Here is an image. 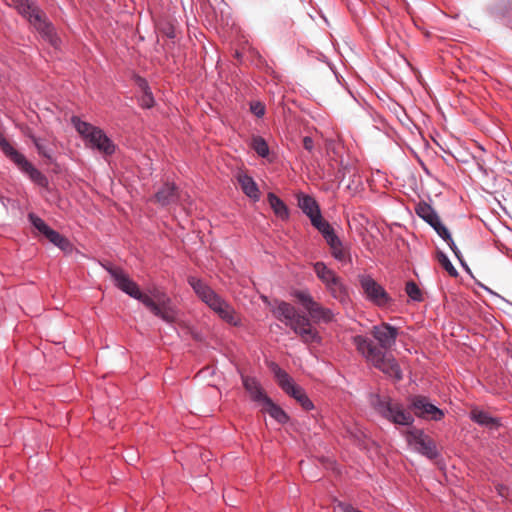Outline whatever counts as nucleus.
Returning a JSON list of instances; mask_svg holds the SVG:
<instances>
[{"label": "nucleus", "mask_w": 512, "mask_h": 512, "mask_svg": "<svg viewBox=\"0 0 512 512\" xmlns=\"http://www.w3.org/2000/svg\"><path fill=\"white\" fill-rule=\"evenodd\" d=\"M197 296L211 308L222 320L230 325H240V316L234 308L212 290L205 282L195 277L188 279Z\"/></svg>", "instance_id": "obj_4"}, {"label": "nucleus", "mask_w": 512, "mask_h": 512, "mask_svg": "<svg viewBox=\"0 0 512 512\" xmlns=\"http://www.w3.org/2000/svg\"><path fill=\"white\" fill-rule=\"evenodd\" d=\"M272 371L283 391L293 397L305 410L313 408V403L310 401L305 391L300 386L296 385L293 379L284 370L277 364H273Z\"/></svg>", "instance_id": "obj_8"}, {"label": "nucleus", "mask_w": 512, "mask_h": 512, "mask_svg": "<svg viewBox=\"0 0 512 512\" xmlns=\"http://www.w3.org/2000/svg\"><path fill=\"white\" fill-rule=\"evenodd\" d=\"M314 272L316 273L317 277L322 281V283L325 285V287L335 280L336 273L328 268L325 263L323 262H316L313 265Z\"/></svg>", "instance_id": "obj_23"}, {"label": "nucleus", "mask_w": 512, "mask_h": 512, "mask_svg": "<svg viewBox=\"0 0 512 512\" xmlns=\"http://www.w3.org/2000/svg\"><path fill=\"white\" fill-rule=\"evenodd\" d=\"M268 203L271 206V208L273 209L276 216H278L282 220H285L288 218V215H289L288 209H287L286 205L284 204V202L279 197H277L273 193H269L268 194Z\"/></svg>", "instance_id": "obj_27"}, {"label": "nucleus", "mask_w": 512, "mask_h": 512, "mask_svg": "<svg viewBox=\"0 0 512 512\" xmlns=\"http://www.w3.org/2000/svg\"><path fill=\"white\" fill-rule=\"evenodd\" d=\"M506 490H507V489H506L505 487H501V488L499 489V494H500L501 496H504V495H505V491H506Z\"/></svg>", "instance_id": "obj_37"}, {"label": "nucleus", "mask_w": 512, "mask_h": 512, "mask_svg": "<svg viewBox=\"0 0 512 512\" xmlns=\"http://www.w3.org/2000/svg\"><path fill=\"white\" fill-rule=\"evenodd\" d=\"M274 316L286 326L290 327L304 343L319 342L321 337L311 320L296 308L285 301H275L272 309Z\"/></svg>", "instance_id": "obj_3"}, {"label": "nucleus", "mask_w": 512, "mask_h": 512, "mask_svg": "<svg viewBox=\"0 0 512 512\" xmlns=\"http://www.w3.org/2000/svg\"><path fill=\"white\" fill-rule=\"evenodd\" d=\"M168 37L170 38H173L174 37V31L171 30L170 32L167 33Z\"/></svg>", "instance_id": "obj_38"}, {"label": "nucleus", "mask_w": 512, "mask_h": 512, "mask_svg": "<svg viewBox=\"0 0 512 512\" xmlns=\"http://www.w3.org/2000/svg\"><path fill=\"white\" fill-rule=\"evenodd\" d=\"M409 403V408L416 417L433 421H440L444 417V412L425 396H413Z\"/></svg>", "instance_id": "obj_11"}, {"label": "nucleus", "mask_w": 512, "mask_h": 512, "mask_svg": "<svg viewBox=\"0 0 512 512\" xmlns=\"http://www.w3.org/2000/svg\"><path fill=\"white\" fill-rule=\"evenodd\" d=\"M371 404L377 413L394 424L410 426L414 422L413 415L390 397L373 395Z\"/></svg>", "instance_id": "obj_6"}, {"label": "nucleus", "mask_w": 512, "mask_h": 512, "mask_svg": "<svg viewBox=\"0 0 512 512\" xmlns=\"http://www.w3.org/2000/svg\"><path fill=\"white\" fill-rule=\"evenodd\" d=\"M264 410L279 423H286L288 416L282 408L276 405L271 398L266 399L264 402Z\"/></svg>", "instance_id": "obj_24"}, {"label": "nucleus", "mask_w": 512, "mask_h": 512, "mask_svg": "<svg viewBox=\"0 0 512 512\" xmlns=\"http://www.w3.org/2000/svg\"><path fill=\"white\" fill-rule=\"evenodd\" d=\"M251 146L261 157H266L269 154L268 145L262 137H254Z\"/></svg>", "instance_id": "obj_30"}, {"label": "nucleus", "mask_w": 512, "mask_h": 512, "mask_svg": "<svg viewBox=\"0 0 512 512\" xmlns=\"http://www.w3.org/2000/svg\"><path fill=\"white\" fill-rule=\"evenodd\" d=\"M311 223L323 235L326 242L330 240V237L337 236L331 225L322 218L321 213L314 215L311 219Z\"/></svg>", "instance_id": "obj_22"}, {"label": "nucleus", "mask_w": 512, "mask_h": 512, "mask_svg": "<svg viewBox=\"0 0 512 512\" xmlns=\"http://www.w3.org/2000/svg\"><path fill=\"white\" fill-rule=\"evenodd\" d=\"M303 146L306 150L308 151H312L313 149V146H314V142H313V139L311 137H304L303 138Z\"/></svg>", "instance_id": "obj_36"}, {"label": "nucleus", "mask_w": 512, "mask_h": 512, "mask_svg": "<svg viewBox=\"0 0 512 512\" xmlns=\"http://www.w3.org/2000/svg\"><path fill=\"white\" fill-rule=\"evenodd\" d=\"M371 335L378 341L379 345L374 344L366 336L355 335L352 337V343L356 350L372 366L396 380H401L402 373L398 363L391 354L386 352L395 345L398 336L397 328L388 323H382L371 328Z\"/></svg>", "instance_id": "obj_1"}, {"label": "nucleus", "mask_w": 512, "mask_h": 512, "mask_svg": "<svg viewBox=\"0 0 512 512\" xmlns=\"http://www.w3.org/2000/svg\"><path fill=\"white\" fill-rule=\"evenodd\" d=\"M242 382L245 390L249 393L253 401L264 404L269 397L265 394L260 383L254 377L243 376Z\"/></svg>", "instance_id": "obj_16"}, {"label": "nucleus", "mask_w": 512, "mask_h": 512, "mask_svg": "<svg viewBox=\"0 0 512 512\" xmlns=\"http://www.w3.org/2000/svg\"><path fill=\"white\" fill-rule=\"evenodd\" d=\"M23 172H25L29 178L41 187L48 185L47 177L36 169L21 153H14L13 161Z\"/></svg>", "instance_id": "obj_14"}, {"label": "nucleus", "mask_w": 512, "mask_h": 512, "mask_svg": "<svg viewBox=\"0 0 512 512\" xmlns=\"http://www.w3.org/2000/svg\"><path fill=\"white\" fill-rule=\"evenodd\" d=\"M106 270L114 280L115 286L142 302L155 316L160 317L167 323H172L176 319V311L171 304L170 298L163 292L153 290L151 295L140 291L136 282H134L127 273L121 268L108 266Z\"/></svg>", "instance_id": "obj_2"}, {"label": "nucleus", "mask_w": 512, "mask_h": 512, "mask_svg": "<svg viewBox=\"0 0 512 512\" xmlns=\"http://www.w3.org/2000/svg\"><path fill=\"white\" fill-rule=\"evenodd\" d=\"M0 147L2 151L12 160L14 161V153H19L15 150L10 143L4 138V136L0 133Z\"/></svg>", "instance_id": "obj_32"}, {"label": "nucleus", "mask_w": 512, "mask_h": 512, "mask_svg": "<svg viewBox=\"0 0 512 512\" xmlns=\"http://www.w3.org/2000/svg\"><path fill=\"white\" fill-rule=\"evenodd\" d=\"M405 291L407 295L414 301L422 300V292L418 285L414 281H408L406 283Z\"/></svg>", "instance_id": "obj_31"}, {"label": "nucleus", "mask_w": 512, "mask_h": 512, "mask_svg": "<svg viewBox=\"0 0 512 512\" xmlns=\"http://www.w3.org/2000/svg\"><path fill=\"white\" fill-rule=\"evenodd\" d=\"M135 83H136L137 87L139 88V90L141 91V93H146L147 91L150 90V87H149L147 81L142 77H136Z\"/></svg>", "instance_id": "obj_35"}, {"label": "nucleus", "mask_w": 512, "mask_h": 512, "mask_svg": "<svg viewBox=\"0 0 512 512\" xmlns=\"http://www.w3.org/2000/svg\"><path fill=\"white\" fill-rule=\"evenodd\" d=\"M28 217L34 228L37 229L39 233L43 234L51 243L63 251L70 249L71 244L68 239L50 228L40 217L33 213H30Z\"/></svg>", "instance_id": "obj_13"}, {"label": "nucleus", "mask_w": 512, "mask_h": 512, "mask_svg": "<svg viewBox=\"0 0 512 512\" xmlns=\"http://www.w3.org/2000/svg\"><path fill=\"white\" fill-rule=\"evenodd\" d=\"M471 419L479 425L486 426L489 428H496L499 426V421L496 418L491 417L488 413L480 410H473L471 412Z\"/></svg>", "instance_id": "obj_26"}, {"label": "nucleus", "mask_w": 512, "mask_h": 512, "mask_svg": "<svg viewBox=\"0 0 512 512\" xmlns=\"http://www.w3.org/2000/svg\"><path fill=\"white\" fill-rule=\"evenodd\" d=\"M250 110L255 116L262 117L265 113V106L261 102H254L251 104Z\"/></svg>", "instance_id": "obj_34"}, {"label": "nucleus", "mask_w": 512, "mask_h": 512, "mask_svg": "<svg viewBox=\"0 0 512 512\" xmlns=\"http://www.w3.org/2000/svg\"><path fill=\"white\" fill-rule=\"evenodd\" d=\"M437 234L449 245L450 249L454 252L456 257L461 261L460 251L458 250L454 240L451 237L449 230L442 224L441 220L433 226Z\"/></svg>", "instance_id": "obj_25"}, {"label": "nucleus", "mask_w": 512, "mask_h": 512, "mask_svg": "<svg viewBox=\"0 0 512 512\" xmlns=\"http://www.w3.org/2000/svg\"><path fill=\"white\" fill-rule=\"evenodd\" d=\"M415 211L420 218H422L432 227L440 221V218L435 210L426 202H420L416 206Z\"/></svg>", "instance_id": "obj_20"}, {"label": "nucleus", "mask_w": 512, "mask_h": 512, "mask_svg": "<svg viewBox=\"0 0 512 512\" xmlns=\"http://www.w3.org/2000/svg\"><path fill=\"white\" fill-rule=\"evenodd\" d=\"M359 283L366 298L377 306H386L391 298L385 289L369 275L359 276Z\"/></svg>", "instance_id": "obj_12"}, {"label": "nucleus", "mask_w": 512, "mask_h": 512, "mask_svg": "<svg viewBox=\"0 0 512 512\" xmlns=\"http://www.w3.org/2000/svg\"><path fill=\"white\" fill-rule=\"evenodd\" d=\"M298 206L310 218L320 214V209L314 198L308 195H300L298 197Z\"/></svg>", "instance_id": "obj_21"}, {"label": "nucleus", "mask_w": 512, "mask_h": 512, "mask_svg": "<svg viewBox=\"0 0 512 512\" xmlns=\"http://www.w3.org/2000/svg\"><path fill=\"white\" fill-rule=\"evenodd\" d=\"M13 6L25 17L29 23L41 34L49 44L58 46L59 38L56 36L54 27L47 20L45 13L30 0H11Z\"/></svg>", "instance_id": "obj_5"}, {"label": "nucleus", "mask_w": 512, "mask_h": 512, "mask_svg": "<svg viewBox=\"0 0 512 512\" xmlns=\"http://www.w3.org/2000/svg\"><path fill=\"white\" fill-rule=\"evenodd\" d=\"M437 260H438L439 264L447 271V273L451 277L458 276V272H457L456 268L452 265V263L450 262V260L446 256V254H444L442 251H439L437 253Z\"/></svg>", "instance_id": "obj_29"}, {"label": "nucleus", "mask_w": 512, "mask_h": 512, "mask_svg": "<svg viewBox=\"0 0 512 512\" xmlns=\"http://www.w3.org/2000/svg\"><path fill=\"white\" fill-rule=\"evenodd\" d=\"M294 297L307 310L314 323H329L333 321L334 313L332 310L316 302L309 292L296 291L294 292Z\"/></svg>", "instance_id": "obj_9"}, {"label": "nucleus", "mask_w": 512, "mask_h": 512, "mask_svg": "<svg viewBox=\"0 0 512 512\" xmlns=\"http://www.w3.org/2000/svg\"><path fill=\"white\" fill-rule=\"evenodd\" d=\"M72 123L77 132L88 141L91 148H95L105 155L114 153L115 145L101 129L81 121L77 117L72 118Z\"/></svg>", "instance_id": "obj_7"}, {"label": "nucleus", "mask_w": 512, "mask_h": 512, "mask_svg": "<svg viewBox=\"0 0 512 512\" xmlns=\"http://www.w3.org/2000/svg\"><path fill=\"white\" fill-rule=\"evenodd\" d=\"M179 199V191L172 183H165L155 194V201L162 206L177 203Z\"/></svg>", "instance_id": "obj_15"}, {"label": "nucleus", "mask_w": 512, "mask_h": 512, "mask_svg": "<svg viewBox=\"0 0 512 512\" xmlns=\"http://www.w3.org/2000/svg\"><path fill=\"white\" fill-rule=\"evenodd\" d=\"M238 183L242 189V191L254 201L259 200V189L254 182V180L245 174L238 175Z\"/></svg>", "instance_id": "obj_19"}, {"label": "nucleus", "mask_w": 512, "mask_h": 512, "mask_svg": "<svg viewBox=\"0 0 512 512\" xmlns=\"http://www.w3.org/2000/svg\"><path fill=\"white\" fill-rule=\"evenodd\" d=\"M407 443L412 449L429 459H435L438 456V450L435 441L421 429L413 428L406 432Z\"/></svg>", "instance_id": "obj_10"}, {"label": "nucleus", "mask_w": 512, "mask_h": 512, "mask_svg": "<svg viewBox=\"0 0 512 512\" xmlns=\"http://www.w3.org/2000/svg\"><path fill=\"white\" fill-rule=\"evenodd\" d=\"M139 104L142 108H151L154 105V97L151 90L142 93L139 97Z\"/></svg>", "instance_id": "obj_33"}, {"label": "nucleus", "mask_w": 512, "mask_h": 512, "mask_svg": "<svg viewBox=\"0 0 512 512\" xmlns=\"http://www.w3.org/2000/svg\"><path fill=\"white\" fill-rule=\"evenodd\" d=\"M327 244L329 245L331 253L335 259L342 263H351V256L348 250L343 246L342 241L338 236L330 237Z\"/></svg>", "instance_id": "obj_17"}, {"label": "nucleus", "mask_w": 512, "mask_h": 512, "mask_svg": "<svg viewBox=\"0 0 512 512\" xmlns=\"http://www.w3.org/2000/svg\"><path fill=\"white\" fill-rule=\"evenodd\" d=\"M326 289L329 292V294L340 303L346 304L348 302L349 295L347 292V288L342 283V280L339 276L336 277L334 281L329 283L326 286Z\"/></svg>", "instance_id": "obj_18"}, {"label": "nucleus", "mask_w": 512, "mask_h": 512, "mask_svg": "<svg viewBox=\"0 0 512 512\" xmlns=\"http://www.w3.org/2000/svg\"><path fill=\"white\" fill-rule=\"evenodd\" d=\"M30 138L33 141L39 155L52 161L53 149H52L51 145L48 143V141L38 138L36 136H30Z\"/></svg>", "instance_id": "obj_28"}]
</instances>
